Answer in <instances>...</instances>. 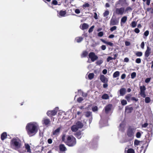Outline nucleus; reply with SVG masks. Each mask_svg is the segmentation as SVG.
Listing matches in <instances>:
<instances>
[{
  "label": "nucleus",
  "mask_w": 153,
  "mask_h": 153,
  "mask_svg": "<svg viewBox=\"0 0 153 153\" xmlns=\"http://www.w3.org/2000/svg\"><path fill=\"white\" fill-rule=\"evenodd\" d=\"M126 77V75L125 74H123L121 76V79H125Z\"/></svg>",
  "instance_id": "e2e57ef3"
},
{
  "label": "nucleus",
  "mask_w": 153,
  "mask_h": 153,
  "mask_svg": "<svg viewBox=\"0 0 153 153\" xmlns=\"http://www.w3.org/2000/svg\"><path fill=\"white\" fill-rule=\"evenodd\" d=\"M103 62V61L102 60H98L96 62V64L97 65H101Z\"/></svg>",
  "instance_id": "79ce46f5"
},
{
  "label": "nucleus",
  "mask_w": 153,
  "mask_h": 153,
  "mask_svg": "<svg viewBox=\"0 0 153 153\" xmlns=\"http://www.w3.org/2000/svg\"><path fill=\"white\" fill-rule=\"evenodd\" d=\"M127 17L126 16L123 17L121 19L120 23L121 25L122 23H125L127 20Z\"/></svg>",
  "instance_id": "5701e85b"
},
{
  "label": "nucleus",
  "mask_w": 153,
  "mask_h": 153,
  "mask_svg": "<svg viewBox=\"0 0 153 153\" xmlns=\"http://www.w3.org/2000/svg\"><path fill=\"white\" fill-rule=\"evenodd\" d=\"M132 95L131 94H128L126 95L125 97V99H126L128 102H129L131 100Z\"/></svg>",
  "instance_id": "aec40b11"
},
{
  "label": "nucleus",
  "mask_w": 153,
  "mask_h": 153,
  "mask_svg": "<svg viewBox=\"0 0 153 153\" xmlns=\"http://www.w3.org/2000/svg\"><path fill=\"white\" fill-rule=\"evenodd\" d=\"M60 130V128L59 127L55 130L53 132V134L54 135H57L59 132Z\"/></svg>",
  "instance_id": "bb28decb"
},
{
  "label": "nucleus",
  "mask_w": 153,
  "mask_h": 153,
  "mask_svg": "<svg viewBox=\"0 0 153 153\" xmlns=\"http://www.w3.org/2000/svg\"><path fill=\"white\" fill-rule=\"evenodd\" d=\"M139 143L140 141L137 140H135L134 141V145H138L139 144Z\"/></svg>",
  "instance_id": "8fccbe9b"
},
{
  "label": "nucleus",
  "mask_w": 153,
  "mask_h": 153,
  "mask_svg": "<svg viewBox=\"0 0 153 153\" xmlns=\"http://www.w3.org/2000/svg\"><path fill=\"white\" fill-rule=\"evenodd\" d=\"M132 8L130 7H127L126 9H125V11H124L125 13L126 12L128 13V11H131L132 10Z\"/></svg>",
  "instance_id": "473e14b6"
},
{
  "label": "nucleus",
  "mask_w": 153,
  "mask_h": 153,
  "mask_svg": "<svg viewBox=\"0 0 153 153\" xmlns=\"http://www.w3.org/2000/svg\"><path fill=\"white\" fill-rule=\"evenodd\" d=\"M88 56L93 62H94L98 59V56L96 55L95 53L93 52L90 53L88 55Z\"/></svg>",
  "instance_id": "1a4fd4ad"
},
{
  "label": "nucleus",
  "mask_w": 153,
  "mask_h": 153,
  "mask_svg": "<svg viewBox=\"0 0 153 153\" xmlns=\"http://www.w3.org/2000/svg\"><path fill=\"white\" fill-rule=\"evenodd\" d=\"M25 146L26 149L27 150V152L28 153H30L31 151L30 148V146L28 144H25Z\"/></svg>",
  "instance_id": "b1692460"
},
{
  "label": "nucleus",
  "mask_w": 153,
  "mask_h": 153,
  "mask_svg": "<svg viewBox=\"0 0 153 153\" xmlns=\"http://www.w3.org/2000/svg\"><path fill=\"white\" fill-rule=\"evenodd\" d=\"M130 106H127L125 107V111L128 114L131 113L133 110V108L132 107H130Z\"/></svg>",
  "instance_id": "4468645a"
},
{
  "label": "nucleus",
  "mask_w": 153,
  "mask_h": 153,
  "mask_svg": "<svg viewBox=\"0 0 153 153\" xmlns=\"http://www.w3.org/2000/svg\"><path fill=\"white\" fill-rule=\"evenodd\" d=\"M119 18H117L115 15L113 14L110 21V25L111 26L118 25L119 24Z\"/></svg>",
  "instance_id": "423d86ee"
},
{
  "label": "nucleus",
  "mask_w": 153,
  "mask_h": 153,
  "mask_svg": "<svg viewBox=\"0 0 153 153\" xmlns=\"http://www.w3.org/2000/svg\"><path fill=\"white\" fill-rule=\"evenodd\" d=\"M62 141L68 146L72 147L76 144V138L72 135H65L63 134L62 137Z\"/></svg>",
  "instance_id": "7ed1b4c3"
},
{
  "label": "nucleus",
  "mask_w": 153,
  "mask_h": 153,
  "mask_svg": "<svg viewBox=\"0 0 153 153\" xmlns=\"http://www.w3.org/2000/svg\"><path fill=\"white\" fill-rule=\"evenodd\" d=\"M140 95L143 98H145L146 97V95L145 94V91L146 90V88L144 85L140 86Z\"/></svg>",
  "instance_id": "9d476101"
},
{
  "label": "nucleus",
  "mask_w": 153,
  "mask_h": 153,
  "mask_svg": "<svg viewBox=\"0 0 153 153\" xmlns=\"http://www.w3.org/2000/svg\"><path fill=\"white\" fill-rule=\"evenodd\" d=\"M136 76V74L135 72H133L131 74V77L132 79L134 78Z\"/></svg>",
  "instance_id": "37998d69"
},
{
  "label": "nucleus",
  "mask_w": 153,
  "mask_h": 153,
  "mask_svg": "<svg viewBox=\"0 0 153 153\" xmlns=\"http://www.w3.org/2000/svg\"><path fill=\"white\" fill-rule=\"evenodd\" d=\"M7 135L6 132H3L1 135V139L2 140H4L7 138Z\"/></svg>",
  "instance_id": "6ab92c4d"
},
{
  "label": "nucleus",
  "mask_w": 153,
  "mask_h": 153,
  "mask_svg": "<svg viewBox=\"0 0 153 153\" xmlns=\"http://www.w3.org/2000/svg\"><path fill=\"white\" fill-rule=\"evenodd\" d=\"M151 79V78H148L146 79L145 80V82L146 83H149Z\"/></svg>",
  "instance_id": "864d4df0"
},
{
  "label": "nucleus",
  "mask_w": 153,
  "mask_h": 153,
  "mask_svg": "<svg viewBox=\"0 0 153 153\" xmlns=\"http://www.w3.org/2000/svg\"><path fill=\"white\" fill-rule=\"evenodd\" d=\"M10 145L11 148L18 151L20 153H24L25 152V150H22L20 149L22 144L21 140L18 138H13L10 140Z\"/></svg>",
  "instance_id": "f03ea898"
},
{
  "label": "nucleus",
  "mask_w": 153,
  "mask_h": 153,
  "mask_svg": "<svg viewBox=\"0 0 153 153\" xmlns=\"http://www.w3.org/2000/svg\"><path fill=\"white\" fill-rule=\"evenodd\" d=\"M109 12L108 10H106L105 11L103 14L104 16L105 17L109 15Z\"/></svg>",
  "instance_id": "c03bdc74"
},
{
  "label": "nucleus",
  "mask_w": 153,
  "mask_h": 153,
  "mask_svg": "<svg viewBox=\"0 0 153 153\" xmlns=\"http://www.w3.org/2000/svg\"><path fill=\"white\" fill-rule=\"evenodd\" d=\"M145 45L144 42H142L140 45V47L142 49H143L144 48V47Z\"/></svg>",
  "instance_id": "0e129e2a"
},
{
  "label": "nucleus",
  "mask_w": 153,
  "mask_h": 153,
  "mask_svg": "<svg viewBox=\"0 0 153 153\" xmlns=\"http://www.w3.org/2000/svg\"><path fill=\"white\" fill-rule=\"evenodd\" d=\"M120 75V72L119 71L115 72L113 74V78H116L118 77Z\"/></svg>",
  "instance_id": "7c9ffc66"
},
{
  "label": "nucleus",
  "mask_w": 153,
  "mask_h": 153,
  "mask_svg": "<svg viewBox=\"0 0 153 153\" xmlns=\"http://www.w3.org/2000/svg\"><path fill=\"white\" fill-rule=\"evenodd\" d=\"M126 90L125 88H122L120 90V94L121 96H124L126 94Z\"/></svg>",
  "instance_id": "a211bd4d"
},
{
  "label": "nucleus",
  "mask_w": 153,
  "mask_h": 153,
  "mask_svg": "<svg viewBox=\"0 0 153 153\" xmlns=\"http://www.w3.org/2000/svg\"><path fill=\"white\" fill-rule=\"evenodd\" d=\"M115 9L114 12L113 14L114 15H122L125 13V8L124 7H121L120 8L115 7Z\"/></svg>",
  "instance_id": "39448f33"
},
{
  "label": "nucleus",
  "mask_w": 153,
  "mask_h": 153,
  "mask_svg": "<svg viewBox=\"0 0 153 153\" xmlns=\"http://www.w3.org/2000/svg\"><path fill=\"white\" fill-rule=\"evenodd\" d=\"M107 71L106 69H104L103 70L102 73L104 74H107Z\"/></svg>",
  "instance_id": "774afa93"
},
{
  "label": "nucleus",
  "mask_w": 153,
  "mask_h": 153,
  "mask_svg": "<svg viewBox=\"0 0 153 153\" xmlns=\"http://www.w3.org/2000/svg\"><path fill=\"white\" fill-rule=\"evenodd\" d=\"M101 98L102 99L107 100L109 99L108 95L106 94H104L102 96Z\"/></svg>",
  "instance_id": "a878e982"
},
{
  "label": "nucleus",
  "mask_w": 153,
  "mask_h": 153,
  "mask_svg": "<svg viewBox=\"0 0 153 153\" xmlns=\"http://www.w3.org/2000/svg\"><path fill=\"white\" fill-rule=\"evenodd\" d=\"M149 34V32L148 30H147L144 33V35L147 37L148 36Z\"/></svg>",
  "instance_id": "3c124183"
},
{
  "label": "nucleus",
  "mask_w": 153,
  "mask_h": 153,
  "mask_svg": "<svg viewBox=\"0 0 153 153\" xmlns=\"http://www.w3.org/2000/svg\"><path fill=\"white\" fill-rule=\"evenodd\" d=\"M94 74L93 73H90L88 75V78L90 79H91L94 77Z\"/></svg>",
  "instance_id": "c9c22d12"
},
{
  "label": "nucleus",
  "mask_w": 153,
  "mask_h": 153,
  "mask_svg": "<svg viewBox=\"0 0 153 153\" xmlns=\"http://www.w3.org/2000/svg\"><path fill=\"white\" fill-rule=\"evenodd\" d=\"M103 33L102 31L99 32L98 34V36L99 37H102L103 36Z\"/></svg>",
  "instance_id": "6e6d98bb"
},
{
  "label": "nucleus",
  "mask_w": 153,
  "mask_h": 153,
  "mask_svg": "<svg viewBox=\"0 0 153 153\" xmlns=\"http://www.w3.org/2000/svg\"><path fill=\"white\" fill-rule=\"evenodd\" d=\"M136 137L137 138H140L141 136V134L140 132H138L137 133L136 135Z\"/></svg>",
  "instance_id": "de8ad7c7"
},
{
  "label": "nucleus",
  "mask_w": 153,
  "mask_h": 153,
  "mask_svg": "<svg viewBox=\"0 0 153 153\" xmlns=\"http://www.w3.org/2000/svg\"><path fill=\"white\" fill-rule=\"evenodd\" d=\"M66 14V12L65 11L61 10L60 11L59 14L61 16H64Z\"/></svg>",
  "instance_id": "c85d7f7f"
},
{
  "label": "nucleus",
  "mask_w": 153,
  "mask_h": 153,
  "mask_svg": "<svg viewBox=\"0 0 153 153\" xmlns=\"http://www.w3.org/2000/svg\"><path fill=\"white\" fill-rule=\"evenodd\" d=\"M91 115V112L90 111H87L86 112L85 114V116L86 117H88Z\"/></svg>",
  "instance_id": "e433bc0d"
},
{
  "label": "nucleus",
  "mask_w": 153,
  "mask_h": 153,
  "mask_svg": "<svg viewBox=\"0 0 153 153\" xmlns=\"http://www.w3.org/2000/svg\"><path fill=\"white\" fill-rule=\"evenodd\" d=\"M94 26L93 25L88 30V32L89 33H90L92 32L94 30Z\"/></svg>",
  "instance_id": "a18cd8bd"
},
{
  "label": "nucleus",
  "mask_w": 153,
  "mask_h": 153,
  "mask_svg": "<svg viewBox=\"0 0 153 153\" xmlns=\"http://www.w3.org/2000/svg\"><path fill=\"white\" fill-rule=\"evenodd\" d=\"M52 4L54 5H56L58 4V2L56 0H53L52 2Z\"/></svg>",
  "instance_id": "4d7b16f0"
},
{
  "label": "nucleus",
  "mask_w": 153,
  "mask_h": 153,
  "mask_svg": "<svg viewBox=\"0 0 153 153\" xmlns=\"http://www.w3.org/2000/svg\"><path fill=\"white\" fill-rule=\"evenodd\" d=\"M127 153H135L134 150L131 148L128 149L127 152Z\"/></svg>",
  "instance_id": "58836bf2"
},
{
  "label": "nucleus",
  "mask_w": 153,
  "mask_h": 153,
  "mask_svg": "<svg viewBox=\"0 0 153 153\" xmlns=\"http://www.w3.org/2000/svg\"><path fill=\"white\" fill-rule=\"evenodd\" d=\"M75 12L76 14H79L80 13V12L79 9H77L75 10Z\"/></svg>",
  "instance_id": "69168bd1"
},
{
  "label": "nucleus",
  "mask_w": 153,
  "mask_h": 153,
  "mask_svg": "<svg viewBox=\"0 0 153 153\" xmlns=\"http://www.w3.org/2000/svg\"><path fill=\"white\" fill-rule=\"evenodd\" d=\"M90 6V5L88 3H86L85 4H84L83 5V7H88Z\"/></svg>",
  "instance_id": "bf43d9fd"
},
{
  "label": "nucleus",
  "mask_w": 153,
  "mask_h": 153,
  "mask_svg": "<svg viewBox=\"0 0 153 153\" xmlns=\"http://www.w3.org/2000/svg\"><path fill=\"white\" fill-rule=\"evenodd\" d=\"M78 129L79 128L76 125L72 126L71 128V130L73 132L76 131L78 130Z\"/></svg>",
  "instance_id": "393cba45"
},
{
  "label": "nucleus",
  "mask_w": 153,
  "mask_h": 153,
  "mask_svg": "<svg viewBox=\"0 0 153 153\" xmlns=\"http://www.w3.org/2000/svg\"><path fill=\"white\" fill-rule=\"evenodd\" d=\"M136 130V128L133 126H130L128 127L127 131V134L130 138L129 141L133 139Z\"/></svg>",
  "instance_id": "20e7f679"
},
{
  "label": "nucleus",
  "mask_w": 153,
  "mask_h": 153,
  "mask_svg": "<svg viewBox=\"0 0 153 153\" xmlns=\"http://www.w3.org/2000/svg\"><path fill=\"white\" fill-rule=\"evenodd\" d=\"M121 104L122 105H126L127 103V101L125 100H122L121 101Z\"/></svg>",
  "instance_id": "f704fd0d"
},
{
  "label": "nucleus",
  "mask_w": 153,
  "mask_h": 153,
  "mask_svg": "<svg viewBox=\"0 0 153 153\" xmlns=\"http://www.w3.org/2000/svg\"><path fill=\"white\" fill-rule=\"evenodd\" d=\"M131 100L132 101H134L135 102H137L138 101V99L136 98L135 97H131Z\"/></svg>",
  "instance_id": "052dcab7"
},
{
  "label": "nucleus",
  "mask_w": 153,
  "mask_h": 153,
  "mask_svg": "<svg viewBox=\"0 0 153 153\" xmlns=\"http://www.w3.org/2000/svg\"><path fill=\"white\" fill-rule=\"evenodd\" d=\"M117 26H114L112 27H111L110 28V30L111 32H112L113 31H114V30H116L117 29Z\"/></svg>",
  "instance_id": "49530a36"
},
{
  "label": "nucleus",
  "mask_w": 153,
  "mask_h": 153,
  "mask_svg": "<svg viewBox=\"0 0 153 153\" xmlns=\"http://www.w3.org/2000/svg\"><path fill=\"white\" fill-rule=\"evenodd\" d=\"M92 110L93 111L95 112L98 111V107L97 106H93L92 107Z\"/></svg>",
  "instance_id": "ea45409f"
},
{
  "label": "nucleus",
  "mask_w": 153,
  "mask_h": 153,
  "mask_svg": "<svg viewBox=\"0 0 153 153\" xmlns=\"http://www.w3.org/2000/svg\"><path fill=\"white\" fill-rule=\"evenodd\" d=\"M58 109V107H56L53 110L48 111L47 113V114L50 117H52L56 114Z\"/></svg>",
  "instance_id": "0eeeda50"
},
{
  "label": "nucleus",
  "mask_w": 153,
  "mask_h": 153,
  "mask_svg": "<svg viewBox=\"0 0 153 153\" xmlns=\"http://www.w3.org/2000/svg\"><path fill=\"white\" fill-rule=\"evenodd\" d=\"M83 100L82 97H79L77 99V101L79 102H81Z\"/></svg>",
  "instance_id": "603ef678"
},
{
  "label": "nucleus",
  "mask_w": 153,
  "mask_h": 153,
  "mask_svg": "<svg viewBox=\"0 0 153 153\" xmlns=\"http://www.w3.org/2000/svg\"><path fill=\"white\" fill-rule=\"evenodd\" d=\"M134 31L136 33H138L140 32V30L138 28H136L134 29Z\"/></svg>",
  "instance_id": "680f3d73"
},
{
  "label": "nucleus",
  "mask_w": 153,
  "mask_h": 153,
  "mask_svg": "<svg viewBox=\"0 0 153 153\" xmlns=\"http://www.w3.org/2000/svg\"><path fill=\"white\" fill-rule=\"evenodd\" d=\"M119 4H121L122 6L125 5H128L126 0H119L115 4V7H119Z\"/></svg>",
  "instance_id": "6e6552de"
},
{
  "label": "nucleus",
  "mask_w": 153,
  "mask_h": 153,
  "mask_svg": "<svg viewBox=\"0 0 153 153\" xmlns=\"http://www.w3.org/2000/svg\"><path fill=\"white\" fill-rule=\"evenodd\" d=\"M151 53V49L148 46L147 47V49L145 52V56L146 58H148Z\"/></svg>",
  "instance_id": "f8f14e48"
},
{
  "label": "nucleus",
  "mask_w": 153,
  "mask_h": 153,
  "mask_svg": "<svg viewBox=\"0 0 153 153\" xmlns=\"http://www.w3.org/2000/svg\"><path fill=\"white\" fill-rule=\"evenodd\" d=\"M75 39L77 42L79 43L83 40V38L81 37H78L76 38Z\"/></svg>",
  "instance_id": "2f4dec72"
},
{
  "label": "nucleus",
  "mask_w": 153,
  "mask_h": 153,
  "mask_svg": "<svg viewBox=\"0 0 153 153\" xmlns=\"http://www.w3.org/2000/svg\"><path fill=\"white\" fill-rule=\"evenodd\" d=\"M144 2L146 1V4L148 5H149L150 4L151 0H142Z\"/></svg>",
  "instance_id": "13d9d810"
},
{
  "label": "nucleus",
  "mask_w": 153,
  "mask_h": 153,
  "mask_svg": "<svg viewBox=\"0 0 153 153\" xmlns=\"http://www.w3.org/2000/svg\"><path fill=\"white\" fill-rule=\"evenodd\" d=\"M125 44L126 46H128L130 45V43L129 42L126 41L125 42Z\"/></svg>",
  "instance_id": "338daca9"
},
{
  "label": "nucleus",
  "mask_w": 153,
  "mask_h": 153,
  "mask_svg": "<svg viewBox=\"0 0 153 153\" xmlns=\"http://www.w3.org/2000/svg\"><path fill=\"white\" fill-rule=\"evenodd\" d=\"M89 25L87 24L84 23L82 25V27H81V29L82 30H84L87 29Z\"/></svg>",
  "instance_id": "4be33fe9"
},
{
  "label": "nucleus",
  "mask_w": 153,
  "mask_h": 153,
  "mask_svg": "<svg viewBox=\"0 0 153 153\" xmlns=\"http://www.w3.org/2000/svg\"><path fill=\"white\" fill-rule=\"evenodd\" d=\"M59 149L60 152H65L67 150L66 148L63 144H61L59 146Z\"/></svg>",
  "instance_id": "dca6fc26"
},
{
  "label": "nucleus",
  "mask_w": 153,
  "mask_h": 153,
  "mask_svg": "<svg viewBox=\"0 0 153 153\" xmlns=\"http://www.w3.org/2000/svg\"><path fill=\"white\" fill-rule=\"evenodd\" d=\"M100 79L104 83H107L108 81L104 75H101L100 76Z\"/></svg>",
  "instance_id": "2eb2a0df"
},
{
  "label": "nucleus",
  "mask_w": 153,
  "mask_h": 153,
  "mask_svg": "<svg viewBox=\"0 0 153 153\" xmlns=\"http://www.w3.org/2000/svg\"><path fill=\"white\" fill-rule=\"evenodd\" d=\"M145 98V102L146 103H149L150 102L151 100L149 97H146Z\"/></svg>",
  "instance_id": "4c0bfd02"
},
{
  "label": "nucleus",
  "mask_w": 153,
  "mask_h": 153,
  "mask_svg": "<svg viewBox=\"0 0 153 153\" xmlns=\"http://www.w3.org/2000/svg\"><path fill=\"white\" fill-rule=\"evenodd\" d=\"M137 25V23L135 21H133L131 25L132 27H136Z\"/></svg>",
  "instance_id": "a19ab883"
},
{
  "label": "nucleus",
  "mask_w": 153,
  "mask_h": 153,
  "mask_svg": "<svg viewBox=\"0 0 153 153\" xmlns=\"http://www.w3.org/2000/svg\"><path fill=\"white\" fill-rule=\"evenodd\" d=\"M42 123L43 125H44L46 126H48L51 124V121L49 119L44 118L42 121Z\"/></svg>",
  "instance_id": "9b49d317"
},
{
  "label": "nucleus",
  "mask_w": 153,
  "mask_h": 153,
  "mask_svg": "<svg viewBox=\"0 0 153 153\" xmlns=\"http://www.w3.org/2000/svg\"><path fill=\"white\" fill-rule=\"evenodd\" d=\"M76 125L78 128H81L83 127V125L82 123L80 121H78L76 123Z\"/></svg>",
  "instance_id": "412c9836"
},
{
  "label": "nucleus",
  "mask_w": 153,
  "mask_h": 153,
  "mask_svg": "<svg viewBox=\"0 0 153 153\" xmlns=\"http://www.w3.org/2000/svg\"><path fill=\"white\" fill-rule=\"evenodd\" d=\"M135 55L138 57L141 56L143 55V53L141 51H137L135 53Z\"/></svg>",
  "instance_id": "72a5a7b5"
},
{
  "label": "nucleus",
  "mask_w": 153,
  "mask_h": 153,
  "mask_svg": "<svg viewBox=\"0 0 153 153\" xmlns=\"http://www.w3.org/2000/svg\"><path fill=\"white\" fill-rule=\"evenodd\" d=\"M88 52L86 51H84L81 55V57L82 58L85 57L88 55Z\"/></svg>",
  "instance_id": "c756f323"
},
{
  "label": "nucleus",
  "mask_w": 153,
  "mask_h": 153,
  "mask_svg": "<svg viewBox=\"0 0 153 153\" xmlns=\"http://www.w3.org/2000/svg\"><path fill=\"white\" fill-rule=\"evenodd\" d=\"M101 40L103 42L108 45L111 46H112L113 45V44L112 42L106 41L103 39H102Z\"/></svg>",
  "instance_id": "cd10ccee"
},
{
  "label": "nucleus",
  "mask_w": 153,
  "mask_h": 153,
  "mask_svg": "<svg viewBox=\"0 0 153 153\" xmlns=\"http://www.w3.org/2000/svg\"><path fill=\"white\" fill-rule=\"evenodd\" d=\"M112 105L108 104L105 107V111L106 114H108L111 110Z\"/></svg>",
  "instance_id": "ddd939ff"
},
{
  "label": "nucleus",
  "mask_w": 153,
  "mask_h": 153,
  "mask_svg": "<svg viewBox=\"0 0 153 153\" xmlns=\"http://www.w3.org/2000/svg\"><path fill=\"white\" fill-rule=\"evenodd\" d=\"M39 126L36 123L30 122L27 124L25 129L30 137L35 135L38 132Z\"/></svg>",
  "instance_id": "f257e3e1"
},
{
  "label": "nucleus",
  "mask_w": 153,
  "mask_h": 153,
  "mask_svg": "<svg viewBox=\"0 0 153 153\" xmlns=\"http://www.w3.org/2000/svg\"><path fill=\"white\" fill-rule=\"evenodd\" d=\"M135 62L138 64H139L141 62V59L140 58H137L135 60Z\"/></svg>",
  "instance_id": "09e8293b"
},
{
  "label": "nucleus",
  "mask_w": 153,
  "mask_h": 153,
  "mask_svg": "<svg viewBox=\"0 0 153 153\" xmlns=\"http://www.w3.org/2000/svg\"><path fill=\"white\" fill-rule=\"evenodd\" d=\"M113 59V58L111 56H108L107 59V62H109L110 61L112 60Z\"/></svg>",
  "instance_id": "5fc2aeb1"
},
{
  "label": "nucleus",
  "mask_w": 153,
  "mask_h": 153,
  "mask_svg": "<svg viewBox=\"0 0 153 153\" xmlns=\"http://www.w3.org/2000/svg\"><path fill=\"white\" fill-rule=\"evenodd\" d=\"M74 135L78 139H80L82 137V134L81 131H79L77 132Z\"/></svg>",
  "instance_id": "f3484780"
}]
</instances>
